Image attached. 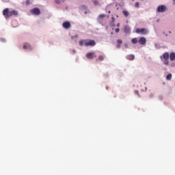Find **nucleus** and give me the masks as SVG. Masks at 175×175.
Listing matches in <instances>:
<instances>
[{"instance_id":"39448f33","label":"nucleus","mask_w":175,"mask_h":175,"mask_svg":"<svg viewBox=\"0 0 175 175\" xmlns=\"http://www.w3.org/2000/svg\"><path fill=\"white\" fill-rule=\"evenodd\" d=\"M30 12L31 14H35L36 16H39L40 14V10L38 8H33L31 10Z\"/></svg>"},{"instance_id":"f3484780","label":"nucleus","mask_w":175,"mask_h":175,"mask_svg":"<svg viewBox=\"0 0 175 175\" xmlns=\"http://www.w3.org/2000/svg\"><path fill=\"white\" fill-rule=\"evenodd\" d=\"M122 13H123L124 17H128V16H129V12L126 10H123Z\"/></svg>"},{"instance_id":"7c9ffc66","label":"nucleus","mask_w":175,"mask_h":175,"mask_svg":"<svg viewBox=\"0 0 175 175\" xmlns=\"http://www.w3.org/2000/svg\"><path fill=\"white\" fill-rule=\"evenodd\" d=\"M75 38H78V36H77V35H76V36H75Z\"/></svg>"},{"instance_id":"ddd939ff","label":"nucleus","mask_w":175,"mask_h":175,"mask_svg":"<svg viewBox=\"0 0 175 175\" xmlns=\"http://www.w3.org/2000/svg\"><path fill=\"white\" fill-rule=\"evenodd\" d=\"M111 22H110L109 25L110 27H116V23H114V21H116V19L114 18V17L111 18Z\"/></svg>"},{"instance_id":"2f4dec72","label":"nucleus","mask_w":175,"mask_h":175,"mask_svg":"<svg viewBox=\"0 0 175 175\" xmlns=\"http://www.w3.org/2000/svg\"><path fill=\"white\" fill-rule=\"evenodd\" d=\"M174 1V2H175V0H173Z\"/></svg>"},{"instance_id":"dca6fc26","label":"nucleus","mask_w":175,"mask_h":175,"mask_svg":"<svg viewBox=\"0 0 175 175\" xmlns=\"http://www.w3.org/2000/svg\"><path fill=\"white\" fill-rule=\"evenodd\" d=\"M106 17V14H101L98 16V20H102V18H105Z\"/></svg>"},{"instance_id":"7ed1b4c3","label":"nucleus","mask_w":175,"mask_h":175,"mask_svg":"<svg viewBox=\"0 0 175 175\" xmlns=\"http://www.w3.org/2000/svg\"><path fill=\"white\" fill-rule=\"evenodd\" d=\"M163 59L164 60H161L163 62V64L165 65V66H169V53L165 52L163 54Z\"/></svg>"},{"instance_id":"a211bd4d","label":"nucleus","mask_w":175,"mask_h":175,"mask_svg":"<svg viewBox=\"0 0 175 175\" xmlns=\"http://www.w3.org/2000/svg\"><path fill=\"white\" fill-rule=\"evenodd\" d=\"M137 42H139V40H137V38H133L131 40V43H133V44H136V43H137Z\"/></svg>"},{"instance_id":"6ab92c4d","label":"nucleus","mask_w":175,"mask_h":175,"mask_svg":"<svg viewBox=\"0 0 175 175\" xmlns=\"http://www.w3.org/2000/svg\"><path fill=\"white\" fill-rule=\"evenodd\" d=\"M166 80H172V74H168L167 75Z\"/></svg>"},{"instance_id":"f257e3e1","label":"nucleus","mask_w":175,"mask_h":175,"mask_svg":"<svg viewBox=\"0 0 175 175\" xmlns=\"http://www.w3.org/2000/svg\"><path fill=\"white\" fill-rule=\"evenodd\" d=\"M3 15L5 18H9V17H12V16H18V12H17V10L9 11V8H5L3 10Z\"/></svg>"},{"instance_id":"a878e982","label":"nucleus","mask_w":175,"mask_h":175,"mask_svg":"<svg viewBox=\"0 0 175 175\" xmlns=\"http://www.w3.org/2000/svg\"><path fill=\"white\" fill-rule=\"evenodd\" d=\"M55 3H59V0H55Z\"/></svg>"},{"instance_id":"aec40b11","label":"nucleus","mask_w":175,"mask_h":175,"mask_svg":"<svg viewBox=\"0 0 175 175\" xmlns=\"http://www.w3.org/2000/svg\"><path fill=\"white\" fill-rule=\"evenodd\" d=\"M70 28V23L69 21L66 22V29H69Z\"/></svg>"},{"instance_id":"bb28decb","label":"nucleus","mask_w":175,"mask_h":175,"mask_svg":"<svg viewBox=\"0 0 175 175\" xmlns=\"http://www.w3.org/2000/svg\"><path fill=\"white\" fill-rule=\"evenodd\" d=\"M29 3V1L27 0V1H26V5H28Z\"/></svg>"},{"instance_id":"6e6552de","label":"nucleus","mask_w":175,"mask_h":175,"mask_svg":"<svg viewBox=\"0 0 175 175\" xmlns=\"http://www.w3.org/2000/svg\"><path fill=\"white\" fill-rule=\"evenodd\" d=\"M23 50H32V46L27 42H25L23 46Z\"/></svg>"},{"instance_id":"1a4fd4ad","label":"nucleus","mask_w":175,"mask_h":175,"mask_svg":"<svg viewBox=\"0 0 175 175\" xmlns=\"http://www.w3.org/2000/svg\"><path fill=\"white\" fill-rule=\"evenodd\" d=\"M138 43H139V44H141L142 46H144V44H146V43H147V40L146 39V38L142 37L138 40Z\"/></svg>"},{"instance_id":"9d476101","label":"nucleus","mask_w":175,"mask_h":175,"mask_svg":"<svg viewBox=\"0 0 175 175\" xmlns=\"http://www.w3.org/2000/svg\"><path fill=\"white\" fill-rule=\"evenodd\" d=\"M170 61H175V53L174 52H172L170 54Z\"/></svg>"},{"instance_id":"4be33fe9","label":"nucleus","mask_w":175,"mask_h":175,"mask_svg":"<svg viewBox=\"0 0 175 175\" xmlns=\"http://www.w3.org/2000/svg\"><path fill=\"white\" fill-rule=\"evenodd\" d=\"M140 5V3H139V2H136L135 4V8H139V5Z\"/></svg>"},{"instance_id":"f03ea898","label":"nucleus","mask_w":175,"mask_h":175,"mask_svg":"<svg viewBox=\"0 0 175 175\" xmlns=\"http://www.w3.org/2000/svg\"><path fill=\"white\" fill-rule=\"evenodd\" d=\"M96 44V42L94 40H79L80 46H85V47H88L90 46L91 47H94Z\"/></svg>"},{"instance_id":"423d86ee","label":"nucleus","mask_w":175,"mask_h":175,"mask_svg":"<svg viewBox=\"0 0 175 175\" xmlns=\"http://www.w3.org/2000/svg\"><path fill=\"white\" fill-rule=\"evenodd\" d=\"M158 13H163L166 12V6L165 5H159L157 9Z\"/></svg>"},{"instance_id":"0eeeda50","label":"nucleus","mask_w":175,"mask_h":175,"mask_svg":"<svg viewBox=\"0 0 175 175\" xmlns=\"http://www.w3.org/2000/svg\"><path fill=\"white\" fill-rule=\"evenodd\" d=\"M95 57H96V55H95V52H90L86 54V57L89 59H94Z\"/></svg>"},{"instance_id":"412c9836","label":"nucleus","mask_w":175,"mask_h":175,"mask_svg":"<svg viewBox=\"0 0 175 175\" xmlns=\"http://www.w3.org/2000/svg\"><path fill=\"white\" fill-rule=\"evenodd\" d=\"M98 58V61H103V59H105V57H103V55H99Z\"/></svg>"},{"instance_id":"2eb2a0df","label":"nucleus","mask_w":175,"mask_h":175,"mask_svg":"<svg viewBox=\"0 0 175 175\" xmlns=\"http://www.w3.org/2000/svg\"><path fill=\"white\" fill-rule=\"evenodd\" d=\"M93 3H94V6H100V3H99V1H98V0H94L93 1Z\"/></svg>"},{"instance_id":"4468645a","label":"nucleus","mask_w":175,"mask_h":175,"mask_svg":"<svg viewBox=\"0 0 175 175\" xmlns=\"http://www.w3.org/2000/svg\"><path fill=\"white\" fill-rule=\"evenodd\" d=\"M125 33H131V28L129 27H124Z\"/></svg>"},{"instance_id":"20e7f679","label":"nucleus","mask_w":175,"mask_h":175,"mask_svg":"<svg viewBox=\"0 0 175 175\" xmlns=\"http://www.w3.org/2000/svg\"><path fill=\"white\" fill-rule=\"evenodd\" d=\"M136 33H141L142 35H146L147 33V29H146L145 28H142V29H136L135 30Z\"/></svg>"},{"instance_id":"5701e85b","label":"nucleus","mask_w":175,"mask_h":175,"mask_svg":"<svg viewBox=\"0 0 175 175\" xmlns=\"http://www.w3.org/2000/svg\"><path fill=\"white\" fill-rule=\"evenodd\" d=\"M135 94H136V95H137L139 98H140V94H139V92L137 90L135 91Z\"/></svg>"},{"instance_id":"c85d7f7f","label":"nucleus","mask_w":175,"mask_h":175,"mask_svg":"<svg viewBox=\"0 0 175 175\" xmlns=\"http://www.w3.org/2000/svg\"><path fill=\"white\" fill-rule=\"evenodd\" d=\"M108 13L110 14V13H111V11H109Z\"/></svg>"},{"instance_id":"393cba45","label":"nucleus","mask_w":175,"mask_h":175,"mask_svg":"<svg viewBox=\"0 0 175 175\" xmlns=\"http://www.w3.org/2000/svg\"><path fill=\"white\" fill-rule=\"evenodd\" d=\"M63 27H64V28H66V22H64L63 23Z\"/></svg>"},{"instance_id":"9b49d317","label":"nucleus","mask_w":175,"mask_h":175,"mask_svg":"<svg viewBox=\"0 0 175 175\" xmlns=\"http://www.w3.org/2000/svg\"><path fill=\"white\" fill-rule=\"evenodd\" d=\"M126 59H129V61H133V59H135V55H129L126 56Z\"/></svg>"},{"instance_id":"b1692460","label":"nucleus","mask_w":175,"mask_h":175,"mask_svg":"<svg viewBox=\"0 0 175 175\" xmlns=\"http://www.w3.org/2000/svg\"><path fill=\"white\" fill-rule=\"evenodd\" d=\"M115 32H116V33H118V32H120V29H119V28L116 29H115Z\"/></svg>"},{"instance_id":"cd10ccee","label":"nucleus","mask_w":175,"mask_h":175,"mask_svg":"<svg viewBox=\"0 0 175 175\" xmlns=\"http://www.w3.org/2000/svg\"><path fill=\"white\" fill-rule=\"evenodd\" d=\"M116 27H120V23H117Z\"/></svg>"},{"instance_id":"f8f14e48","label":"nucleus","mask_w":175,"mask_h":175,"mask_svg":"<svg viewBox=\"0 0 175 175\" xmlns=\"http://www.w3.org/2000/svg\"><path fill=\"white\" fill-rule=\"evenodd\" d=\"M121 44H122V40H117L116 47L118 49H120V47H121Z\"/></svg>"},{"instance_id":"c756f323","label":"nucleus","mask_w":175,"mask_h":175,"mask_svg":"<svg viewBox=\"0 0 175 175\" xmlns=\"http://www.w3.org/2000/svg\"><path fill=\"white\" fill-rule=\"evenodd\" d=\"M106 90H109V87L107 86V87H106Z\"/></svg>"}]
</instances>
